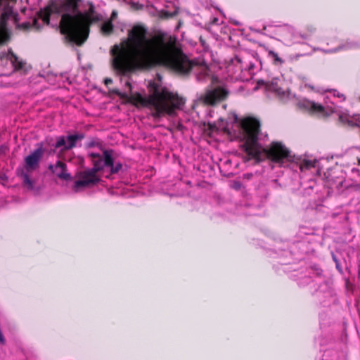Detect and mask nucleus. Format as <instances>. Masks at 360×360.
Wrapping results in <instances>:
<instances>
[{
	"mask_svg": "<svg viewBox=\"0 0 360 360\" xmlns=\"http://www.w3.org/2000/svg\"><path fill=\"white\" fill-rule=\"evenodd\" d=\"M147 34V28L141 25H135L128 31L127 39L121 43L120 53L113 60V67L119 73L165 66L179 75H188L197 65L176 46L174 39L170 37L167 40L164 33L150 37Z\"/></svg>",
	"mask_w": 360,
	"mask_h": 360,
	"instance_id": "obj_1",
	"label": "nucleus"
},
{
	"mask_svg": "<svg viewBox=\"0 0 360 360\" xmlns=\"http://www.w3.org/2000/svg\"><path fill=\"white\" fill-rule=\"evenodd\" d=\"M240 127L243 131V148L247 155L257 162L268 159L274 163L281 167L285 162L294 161V155L281 141H273L267 148H262L258 142V136L260 133V122L255 117H248L240 122Z\"/></svg>",
	"mask_w": 360,
	"mask_h": 360,
	"instance_id": "obj_2",
	"label": "nucleus"
},
{
	"mask_svg": "<svg viewBox=\"0 0 360 360\" xmlns=\"http://www.w3.org/2000/svg\"><path fill=\"white\" fill-rule=\"evenodd\" d=\"M148 91L149 94L147 97H143L141 94L135 93L128 96L126 99L136 106L140 105L153 108L154 112L152 115L154 117H160L164 114L171 115L184 104L183 98L169 91L166 87H161L153 81L149 82Z\"/></svg>",
	"mask_w": 360,
	"mask_h": 360,
	"instance_id": "obj_3",
	"label": "nucleus"
},
{
	"mask_svg": "<svg viewBox=\"0 0 360 360\" xmlns=\"http://www.w3.org/2000/svg\"><path fill=\"white\" fill-rule=\"evenodd\" d=\"M99 20V16H91L79 10L75 13L63 11L59 23L60 32L66 41L81 46L89 37L91 25Z\"/></svg>",
	"mask_w": 360,
	"mask_h": 360,
	"instance_id": "obj_4",
	"label": "nucleus"
},
{
	"mask_svg": "<svg viewBox=\"0 0 360 360\" xmlns=\"http://www.w3.org/2000/svg\"><path fill=\"white\" fill-rule=\"evenodd\" d=\"M81 1L82 0H63L60 1L51 0L44 8L39 11L37 15L44 24L49 25L51 15H58L63 11L75 13L78 11Z\"/></svg>",
	"mask_w": 360,
	"mask_h": 360,
	"instance_id": "obj_5",
	"label": "nucleus"
},
{
	"mask_svg": "<svg viewBox=\"0 0 360 360\" xmlns=\"http://www.w3.org/2000/svg\"><path fill=\"white\" fill-rule=\"evenodd\" d=\"M94 155H96L95 153H91L89 155L91 158L93 167L81 171L76 174L77 179L75 181L73 186L75 191H77L80 188L90 187L99 182L100 178L97 173L101 171V165H100L101 162Z\"/></svg>",
	"mask_w": 360,
	"mask_h": 360,
	"instance_id": "obj_6",
	"label": "nucleus"
},
{
	"mask_svg": "<svg viewBox=\"0 0 360 360\" xmlns=\"http://www.w3.org/2000/svg\"><path fill=\"white\" fill-rule=\"evenodd\" d=\"M37 146V148L25 158V167L17 169L18 175L22 178L23 184L30 189L33 188V182L30 178L29 173L39 167L40 160L44 153L41 143H38Z\"/></svg>",
	"mask_w": 360,
	"mask_h": 360,
	"instance_id": "obj_7",
	"label": "nucleus"
},
{
	"mask_svg": "<svg viewBox=\"0 0 360 360\" xmlns=\"http://www.w3.org/2000/svg\"><path fill=\"white\" fill-rule=\"evenodd\" d=\"M229 95V91L226 89L222 86H217L206 90L200 96L199 100L205 105L214 106L226 100Z\"/></svg>",
	"mask_w": 360,
	"mask_h": 360,
	"instance_id": "obj_8",
	"label": "nucleus"
},
{
	"mask_svg": "<svg viewBox=\"0 0 360 360\" xmlns=\"http://www.w3.org/2000/svg\"><path fill=\"white\" fill-rule=\"evenodd\" d=\"M113 154L114 151L112 150H103L102 155L99 153H96L94 157L101 162L100 165H101V171L105 167H109L110 169V173L114 174H117L122 169V164L120 162H117L114 164Z\"/></svg>",
	"mask_w": 360,
	"mask_h": 360,
	"instance_id": "obj_9",
	"label": "nucleus"
},
{
	"mask_svg": "<svg viewBox=\"0 0 360 360\" xmlns=\"http://www.w3.org/2000/svg\"><path fill=\"white\" fill-rule=\"evenodd\" d=\"M85 137L84 133H77L75 134H70L67 137L60 136L57 138L56 143L55 144L56 148H60L62 151L69 150L76 147L78 141H82Z\"/></svg>",
	"mask_w": 360,
	"mask_h": 360,
	"instance_id": "obj_10",
	"label": "nucleus"
},
{
	"mask_svg": "<svg viewBox=\"0 0 360 360\" xmlns=\"http://www.w3.org/2000/svg\"><path fill=\"white\" fill-rule=\"evenodd\" d=\"M49 169L63 180H70L71 175L67 172V165L62 161H58L55 166L50 165Z\"/></svg>",
	"mask_w": 360,
	"mask_h": 360,
	"instance_id": "obj_11",
	"label": "nucleus"
},
{
	"mask_svg": "<svg viewBox=\"0 0 360 360\" xmlns=\"http://www.w3.org/2000/svg\"><path fill=\"white\" fill-rule=\"evenodd\" d=\"M308 108L311 113L314 114L318 117H328L330 115L323 105L314 101L309 102Z\"/></svg>",
	"mask_w": 360,
	"mask_h": 360,
	"instance_id": "obj_12",
	"label": "nucleus"
},
{
	"mask_svg": "<svg viewBox=\"0 0 360 360\" xmlns=\"http://www.w3.org/2000/svg\"><path fill=\"white\" fill-rule=\"evenodd\" d=\"M8 58L15 70H20L23 68V62L18 59V56L12 51V50L8 51Z\"/></svg>",
	"mask_w": 360,
	"mask_h": 360,
	"instance_id": "obj_13",
	"label": "nucleus"
},
{
	"mask_svg": "<svg viewBox=\"0 0 360 360\" xmlns=\"http://www.w3.org/2000/svg\"><path fill=\"white\" fill-rule=\"evenodd\" d=\"M101 32L106 36L110 35L114 30V26L112 20H108L103 23L101 26Z\"/></svg>",
	"mask_w": 360,
	"mask_h": 360,
	"instance_id": "obj_14",
	"label": "nucleus"
},
{
	"mask_svg": "<svg viewBox=\"0 0 360 360\" xmlns=\"http://www.w3.org/2000/svg\"><path fill=\"white\" fill-rule=\"evenodd\" d=\"M316 31V28L313 25H307L305 29L302 31L300 36L303 39H308Z\"/></svg>",
	"mask_w": 360,
	"mask_h": 360,
	"instance_id": "obj_15",
	"label": "nucleus"
},
{
	"mask_svg": "<svg viewBox=\"0 0 360 360\" xmlns=\"http://www.w3.org/2000/svg\"><path fill=\"white\" fill-rule=\"evenodd\" d=\"M316 162L304 160L300 165V169L301 171L309 169L310 168L315 167Z\"/></svg>",
	"mask_w": 360,
	"mask_h": 360,
	"instance_id": "obj_16",
	"label": "nucleus"
},
{
	"mask_svg": "<svg viewBox=\"0 0 360 360\" xmlns=\"http://www.w3.org/2000/svg\"><path fill=\"white\" fill-rule=\"evenodd\" d=\"M268 56L274 59V64H283V60L279 57L278 54L272 50L268 51Z\"/></svg>",
	"mask_w": 360,
	"mask_h": 360,
	"instance_id": "obj_17",
	"label": "nucleus"
},
{
	"mask_svg": "<svg viewBox=\"0 0 360 360\" xmlns=\"http://www.w3.org/2000/svg\"><path fill=\"white\" fill-rule=\"evenodd\" d=\"M10 32L9 31H1L0 30V44H4L10 40Z\"/></svg>",
	"mask_w": 360,
	"mask_h": 360,
	"instance_id": "obj_18",
	"label": "nucleus"
},
{
	"mask_svg": "<svg viewBox=\"0 0 360 360\" xmlns=\"http://www.w3.org/2000/svg\"><path fill=\"white\" fill-rule=\"evenodd\" d=\"M339 120L342 123V124H347L349 126H352L353 125V121L351 120L349 117L347 116V115H345V114H342L339 116Z\"/></svg>",
	"mask_w": 360,
	"mask_h": 360,
	"instance_id": "obj_19",
	"label": "nucleus"
},
{
	"mask_svg": "<svg viewBox=\"0 0 360 360\" xmlns=\"http://www.w3.org/2000/svg\"><path fill=\"white\" fill-rule=\"evenodd\" d=\"M0 30L8 31L7 28V20L4 16L0 20Z\"/></svg>",
	"mask_w": 360,
	"mask_h": 360,
	"instance_id": "obj_20",
	"label": "nucleus"
},
{
	"mask_svg": "<svg viewBox=\"0 0 360 360\" xmlns=\"http://www.w3.org/2000/svg\"><path fill=\"white\" fill-rule=\"evenodd\" d=\"M111 92L115 95H117L118 96H120L121 98H123V99H125L127 98H128V95L126 94V93H122L120 91L119 89H112L111 90Z\"/></svg>",
	"mask_w": 360,
	"mask_h": 360,
	"instance_id": "obj_21",
	"label": "nucleus"
},
{
	"mask_svg": "<svg viewBox=\"0 0 360 360\" xmlns=\"http://www.w3.org/2000/svg\"><path fill=\"white\" fill-rule=\"evenodd\" d=\"M174 15L175 14L174 13H170L167 11H162L161 12V17L162 18L169 19L173 18Z\"/></svg>",
	"mask_w": 360,
	"mask_h": 360,
	"instance_id": "obj_22",
	"label": "nucleus"
},
{
	"mask_svg": "<svg viewBox=\"0 0 360 360\" xmlns=\"http://www.w3.org/2000/svg\"><path fill=\"white\" fill-rule=\"evenodd\" d=\"M94 11H94V6L92 4H91L88 11L86 12L85 13H89V15L91 16H92L93 14L94 13Z\"/></svg>",
	"mask_w": 360,
	"mask_h": 360,
	"instance_id": "obj_23",
	"label": "nucleus"
},
{
	"mask_svg": "<svg viewBox=\"0 0 360 360\" xmlns=\"http://www.w3.org/2000/svg\"><path fill=\"white\" fill-rule=\"evenodd\" d=\"M112 83V79L111 78H105L104 79V84L108 86Z\"/></svg>",
	"mask_w": 360,
	"mask_h": 360,
	"instance_id": "obj_24",
	"label": "nucleus"
},
{
	"mask_svg": "<svg viewBox=\"0 0 360 360\" xmlns=\"http://www.w3.org/2000/svg\"><path fill=\"white\" fill-rule=\"evenodd\" d=\"M116 17H117V13H116L115 11H113V12L112 13L111 18H110V20H113L115 18H116Z\"/></svg>",
	"mask_w": 360,
	"mask_h": 360,
	"instance_id": "obj_25",
	"label": "nucleus"
},
{
	"mask_svg": "<svg viewBox=\"0 0 360 360\" xmlns=\"http://www.w3.org/2000/svg\"><path fill=\"white\" fill-rule=\"evenodd\" d=\"M126 86H127L129 88L130 91H131L132 86H131V84L129 82H126Z\"/></svg>",
	"mask_w": 360,
	"mask_h": 360,
	"instance_id": "obj_26",
	"label": "nucleus"
},
{
	"mask_svg": "<svg viewBox=\"0 0 360 360\" xmlns=\"http://www.w3.org/2000/svg\"><path fill=\"white\" fill-rule=\"evenodd\" d=\"M358 164L360 165V158H358Z\"/></svg>",
	"mask_w": 360,
	"mask_h": 360,
	"instance_id": "obj_27",
	"label": "nucleus"
},
{
	"mask_svg": "<svg viewBox=\"0 0 360 360\" xmlns=\"http://www.w3.org/2000/svg\"><path fill=\"white\" fill-rule=\"evenodd\" d=\"M94 144L93 143H90L89 146H93Z\"/></svg>",
	"mask_w": 360,
	"mask_h": 360,
	"instance_id": "obj_28",
	"label": "nucleus"
},
{
	"mask_svg": "<svg viewBox=\"0 0 360 360\" xmlns=\"http://www.w3.org/2000/svg\"><path fill=\"white\" fill-rule=\"evenodd\" d=\"M3 1H4V0H0V4H1Z\"/></svg>",
	"mask_w": 360,
	"mask_h": 360,
	"instance_id": "obj_29",
	"label": "nucleus"
}]
</instances>
